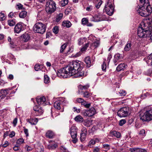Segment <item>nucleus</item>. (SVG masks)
Listing matches in <instances>:
<instances>
[{"label":"nucleus","instance_id":"17","mask_svg":"<svg viewBox=\"0 0 152 152\" xmlns=\"http://www.w3.org/2000/svg\"><path fill=\"white\" fill-rule=\"evenodd\" d=\"M85 62L86 64V66L87 68L90 67L91 65V58L90 56H88L85 58Z\"/></svg>","mask_w":152,"mask_h":152},{"label":"nucleus","instance_id":"32","mask_svg":"<svg viewBox=\"0 0 152 152\" xmlns=\"http://www.w3.org/2000/svg\"><path fill=\"white\" fill-rule=\"evenodd\" d=\"M63 16V14L62 13H60L56 17V21L57 22H58L61 19Z\"/></svg>","mask_w":152,"mask_h":152},{"label":"nucleus","instance_id":"41","mask_svg":"<svg viewBox=\"0 0 152 152\" xmlns=\"http://www.w3.org/2000/svg\"><path fill=\"white\" fill-rule=\"evenodd\" d=\"M106 68V63H105V61H104L103 62V64L102 65V70L104 71L105 72Z\"/></svg>","mask_w":152,"mask_h":152},{"label":"nucleus","instance_id":"58","mask_svg":"<svg viewBox=\"0 0 152 152\" xmlns=\"http://www.w3.org/2000/svg\"><path fill=\"white\" fill-rule=\"evenodd\" d=\"M8 16L9 17L11 18H13L14 17H15L14 13L12 12H11L9 13L8 15Z\"/></svg>","mask_w":152,"mask_h":152},{"label":"nucleus","instance_id":"45","mask_svg":"<svg viewBox=\"0 0 152 152\" xmlns=\"http://www.w3.org/2000/svg\"><path fill=\"white\" fill-rule=\"evenodd\" d=\"M96 141L94 140H92L89 142L88 146L91 147L92 145H94Z\"/></svg>","mask_w":152,"mask_h":152},{"label":"nucleus","instance_id":"37","mask_svg":"<svg viewBox=\"0 0 152 152\" xmlns=\"http://www.w3.org/2000/svg\"><path fill=\"white\" fill-rule=\"evenodd\" d=\"M96 1L97 3L96 4L95 7L97 8L98 9L102 4V0H96Z\"/></svg>","mask_w":152,"mask_h":152},{"label":"nucleus","instance_id":"22","mask_svg":"<svg viewBox=\"0 0 152 152\" xmlns=\"http://www.w3.org/2000/svg\"><path fill=\"white\" fill-rule=\"evenodd\" d=\"M61 102L59 101H56L55 102L54 104L55 108L58 110H60L61 108Z\"/></svg>","mask_w":152,"mask_h":152},{"label":"nucleus","instance_id":"36","mask_svg":"<svg viewBox=\"0 0 152 152\" xmlns=\"http://www.w3.org/2000/svg\"><path fill=\"white\" fill-rule=\"evenodd\" d=\"M44 82L45 83H49L50 81L49 78L47 75H45L44 76Z\"/></svg>","mask_w":152,"mask_h":152},{"label":"nucleus","instance_id":"4","mask_svg":"<svg viewBox=\"0 0 152 152\" xmlns=\"http://www.w3.org/2000/svg\"><path fill=\"white\" fill-rule=\"evenodd\" d=\"M45 10L48 13L51 14L54 12L56 8V4L53 0H50L46 3Z\"/></svg>","mask_w":152,"mask_h":152},{"label":"nucleus","instance_id":"57","mask_svg":"<svg viewBox=\"0 0 152 152\" xmlns=\"http://www.w3.org/2000/svg\"><path fill=\"white\" fill-rule=\"evenodd\" d=\"M97 129V127L95 126H94L91 129V130L90 132H94L95 131H96Z\"/></svg>","mask_w":152,"mask_h":152},{"label":"nucleus","instance_id":"63","mask_svg":"<svg viewBox=\"0 0 152 152\" xmlns=\"http://www.w3.org/2000/svg\"><path fill=\"white\" fill-rule=\"evenodd\" d=\"M15 132L14 131H12L10 134L9 135V136L10 137L12 138L15 136Z\"/></svg>","mask_w":152,"mask_h":152},{"label":"nucleus","instance_id":"64","mask_svg":"<svg viewBox=\"0 0 152 152\" xmlns=\"http://www.w3.org/2000/svg\"><path fill=\"white\" fill-rule=\"evenodd\" d=\"M139 152H147V151L145 149L139 148Z\"/></svg>","mask_w":152,"mask_h":152},{"label":"nucleus","instance_id":"59","mask_svg":"<svg viewBox=\"0 0 152 152\" xmlns=\"http://www.w3.org/2000/svg\"><path fill=\"white\" fill-rule=\"evenodd\" d=\"M43 110L41 107H40L37 111V112L39 113V115L42 114L43 113Z\"/></svg>","mask_w":152,"mask_h":152},{"label":"nucleus","instance_id":"55","mask_svg":"<svg viewBox=\"0 0 152 152\" xmlns=\"http://www.w3.org/2000/svg\"><path fill=\"white\" fill-rule=\"evenodd\" d=\"M40 68V65L38 64H36L35 65L34 69L36 71H38Z\"/></svg>","mask_w":152,"mask_h":152},{"label":"nucleus","instance_id":"5","mask_svg":"<svg viewBox=\"0 0 152 152\" xmlns=\"http://www.w3.org/2000/svg\"><path fill=\"white\" fill-rule=\"evenodd\" d=\"M46 28V26L45 24L38 22L35 24L34 30L36 32L43 34L45 32Z\"/></svg>","mask_w":152,"mask_h":152},{"label":"nucleus","instance_id":"47","mask_svg":"<svg viewBox=\"0 0 152 152\" xmlns=\"http://www.w3.org/2000/svg\"><path fill=\"white\" fill-rule=\"evenodd\" d=\"M126 123V121L125 119H122L119 121V125L120 126H122Z\"/></svg>","mask_w":152,"mask_h":152},{"label":"nucleus","instance_id":"39","mask_svg":"<svg viewBox=\"0 0 152 152\" xmlns=\"http://www.w3.org/2000/svg\"><path fill=\"white\" fill-rule=\"evenodd\" d=\"M103 148L105 149H106L107 151L110 150V145L106 144H104L103 145Z\"/></svg>","mask_w":152,"mask_h":152},{"label":"nucleus","instance_id":"13","mask_svg":"<svg viewBox=\"0 0 152 152\" xmlns=\"http://www.w3.org/2000/svg\"><path fill=\"white\" fill-rule=\"evenodd\" d=\"M45 98L44 96H38L37 98V103L39 105H45L46 104L45 102Z\"/></svg>","mask_w":152,"mask_h":152},{"label":"nucleus","instance_id":"43","mask_svg":"<svg viewBox=\"0 0 152 152\" xmlns=\"http://www.w3.org/2000/svg\"><path fill=\"white\" fill-rule=\"evenodd\" d=\"M129 151L131 152H139L138 148H131L129 149Z\"/></svg>","mask_w":152,"mask_h":152},{"label":"nucleus","instance_id":"15","mask_svg":"<svg viewBox=\"0 0 152 152\" xmlns=\"http://www.w3.org/2000/svg\"><path fill=\"white\" fill-rule=\"evenodd\" d=\"M22 40L25 42H26L30 39V36L28 33H25L20 36Z\"/></svg>","mask_w":152,"mask_h":152},{"label":"nucleus","instance_id":"50","mask_svg":"<svg viewBox=\"0 0 152 152\" xmlns=\"http://www.w3.org/2000/svg\"><path fill=\"white\" fill-rule=\"evenodd\" d=\"M82 22L83 24L86 25L88 22V20L86 18H83L82 20Z\"/></svg>","mask_w":152,"mask_h":152},{"label":"nucleus","instance_id":"26","mask_svg":"<svg viewBox=\"0 0 152 152\" xmlns=\"http://www.w3.org/2000/svg\"><path fill=\"white\" fill-rule=\"evenodd\" d=\"M62 25L64 27L69 28L71 26L72 24L69 21H64L62 23Z\"/></svg>","mask_w":152,"mask_h":152},{"label":"nucleus","instance_id":"1","mask_svg":"<svg viewBox=\"0 0 152 152\" xmlns=\"http://www.w3.org/2000/svg\"><path fill=\"white\" fill-rule=\"evenodd\" d=\"M75 63L72 64V62L68 64L66 66L58 70L57 75L58 76L64 78H66L71 76L70 75L72 74V72H74L75 69H74V66L76 67L77 65Z\"/></svg>","mask_w":152,"mask_h":152},{"label":"nucleus","instance_id":"56","mask_svg":"<svg viewBox=\"0 0 152 152\" xmlns=\"http://www.w3.org/2000/svg\"><path fill=\"white\" fill-rule=\"evenodd\" d=\"M89 87V86L88 85H87L84 86H81L80 87V89L83 90V89H87Z\"/></svg>","mask_w":152,"mask_h":152},{"label":"nucleus","instance_id":"9","mask_svg":"<svg viewBox=\"0 0 152 152\" xmlns=\"http://www.w3.org/2000/svg\"><path fill=\"white\" fill-rule=\"evenodd\" d=\"M105 10L107 15L110 16L112 15L114 11V8L112 4L106 5L105 7Z\"/></svg>","mask_w":152,"mask_h":152},{"label":"nucleus","instance_id":"35","mask_svg":"<svg viewBox=\"0 0 152 152\" xmlns=\"http://www.w3.org/2000/svg\"><path fill=\"white\" fill-rule=\"evenodd\" d=\"M68 3V0H63L60 1V4L62 7L65 6Z\"/></svg>","mask_w":152,"mask_h":152},{"label":"nucleus","instance_id":"25","mask_svg":"<svg viewBox=\"0 0 152 152\" xmlns=\"http://www.w3.org/2000/svg\"><path fill=\"white\" fill-rule=\"evenodd\" d=\"M110 133L112 136L113 135L117 138H119L121 137V133L119 132L116 131H113L111 132Z\"/></svg>","mask_w":152,"mask_h":152},{"label":"nucleus","instance_id":"53","mask_svg":"<svg viewBox=\"0 0 152 152\" xmlns=\"http://www.w3.org/2000/svg\"><path fill=\"white\" fill-rule=\"evenodd\" d=\"M10 46L12 48H15L16 45L12 41L10 42Z\"/></svg>","mask_w":152,"mask_h":152},{"label":"nucleus","instance_id":"27","mask_svg":"<svg viewBox=\"0 0 152 152\" xmlns=\"http://www.w3.org/2000/svg\"><path fill=\"white\" fill-rule=\"evenodd\" d=\"M27 12L26 11H23L20 12L19 15V17L21 18H24L26 17Z\"/></svg>","mask_w":152,"mask_h":152},{"label":"nucleus","instance_id":"11","mask_svg":"<svg viewBox=\"0 0 152 152\" xmlns=\"http://www.w3.org/2000/svg\"><path fill=\"white\" fill-rule=\"evenodd\" d=\"M145 11L143 12V13H141V14L143 17H146L148 16L152 12V8L151 6L149 5V4L148 3V4L146 6Z\"/></svg>","mask_w":152,"mask_h":152},{"label":"nucleus","instance_id":"14","mask_svg":"<svg viewBox=\"0 0 152 152\" xmlns=\"http://www.w3.org/2000/svg\"><path fill=\"white\" fill-rule=\"evenodd\" d=\"M8 89H1L0 90V97L1 98H4L6 95L9 94Z\"/></svg>","mask_w":152,"mask_h":152},{"label":"nucleus","instance_id":"16","mask_svg":"<svg viewBox=\"0 0 152 152\" xmlns=\"http://www.w3.org/2000/svg\"><path fill=\"white\" fill-rule=\"evenodd\" d=\"M146 4H145V5H144V4H143L142 5H141L139 6V9L137 10V12L141 16H142L141 13H143V12L145 11L146 9L145 8V7L146 6Z\"/></svg>","mask_w":152,"mask_h":152},{"label":"nucleus","instance_id":"28","mask_svg":"<svg viewBox=\"0 0 152 152\" xmlns=\"http://www.w3.org/2000/svg\"><path fill=\"white\" fill-rule=\"evenodd\" d=\"M75 120L77 122H82L83 121V118L80 115H77L76 116L75 118Z\"/></svg>","mask_w":152,"mask_h":152},{"label":"nucleus","instance_id":"38","mask_svg":"<svg viewBox=\"0 0 152 152\" xmlns=\"http://www.w3.org/2000/svg\"><path fill=\"white\" fill-rule=\"evenodd\" d=\"M53 32L55 34H57L58 32V28L57 26H55L53 29Z\"/></svg>","mask_w":152,"mask_h":152},{"label":"nucleus","instance_id":"44","mask_svg":"<svg viewBox=\"0 0 152 152\" xmlns=\"http://www.w3.org/2000/svg\"><path fill=\"white\" fill-rule=\"evenodd\" d=\"M119 93L120 95V96H125L126 93V91L124 90H121L119 92Z\"/></svg>","mask_w":152,"mask_h":152},{"label":"nucleus","instance_id":"34","mask_svg":"<svg viewBox=\"0 0 152 152\" xmlns=\"http://www.w3.org/2000/svg\"><path fill=\"white\" fill-rule=\"evenodd\" d=\"M67 45V44L66 43H65L61 46L60 51L61 53H62L63 52L64 50L66 48Z\"/></svg>","mask_w":152,"mask_h":152},{"label":"nucleus","instance_id":"30","mask_svg":"<svg viewBox=\"0 0 152 152\" xmlns=\"http://www.w3.org/2000/svg\"><path fill=\"white\" fill-rule=\"evenodd\" d=\"M87 102L84 100V101L82 102L81 104L82 105H83L86 108H88L90 107L91 105V103H87Z\"/></svg>","mask_w":152,"mask_h":152},{"label":"nucleus","instance_id":"48","mask_svg":"<svg viewBox=\"0 0 152 152\" xmlns=\"http://www.w3.org/2000/svg\"><path fill=\"white\" fill-rule=\"evenodd\" d=\"M76 101L78 103H81L84 101V99L81 98H78L76 99Z\"/></svg>","mask_w":152,"mask_h":152},{"label":"nucleus","instance_id":"24","mask_svg":"<svg viewBox=\"0 0 152 152\" xmlns=\"http://www.w3.org/2000/svg\"><path fill=\"white\" fill-rule=\"evenodd\" d=\"M125 68V65L124 64H119L116 68V70L119 72L124 70Z\"/></svg>","mask_w":152,"mask_h":152},{"label":"nucleus","instance_id":"62","mask_svg":"<svg viewBox=\"0 0 152 152\" xmlns=\"http://www.w3.org/2000/svg\"><path fill=\"white\" fill-rule=\"evenodd\" d=\"M71 10H71L69 8L67 7L65 11V13L68 14L69 12H71Z\"/></svg>","mask_w":152,"mask_h":152},{"label":"nucleus","instance_id":"54","mask_svg":"<svg viewBox=\"0 0 152 152\" xmlns=\"http://www.w3.org/2000/svg\"><path fill=\"white\" fill-rule=\"evenodd\" d=\"M99 45V43L98 42H94L91 44V46H94L95 48L97 47Z\"/></svg>","mask_w":152,"mask_h":152},{"label":"nucleus","instance_id":"51","mask_svg":"<svg viewBox=\"0 0 152 152\" xmlns=\"http://www.w3.org/2000/svg\"><path fill=\"white\" fill-rule=\"evenodd\" d=\"M115 59L117 60L120 59L121 58V55L119 53H117L115 55Z\"/></svg>","mask_w":152,"mask_h":152},{"label":"nucleus","instance_id":"23","mask_svg":"<svg viewBox=\"0 0 152 152\" xmlns=\"http://www.w3.org/2000/svg\"><path fill=\"white\" fill-rule=\"evenodd\" d=\"M132 46L131 43L130 42L128 41L124 48V50L126 51H129L131 49Z\"/></svg>","mask_w":152,"mask_h":152},{"label":"nucleus","instance_id":"61","mask_svg":"<svg viewBox=\"0 0 152 152\" xmlns=\"http://www.w3.org/2000/svg\"><path fill=\"white\" fill-rule=\"evenodd\" d=\"M9 145V143L7 141H5L4 143L2 145V147L4 148L6 147Z\"/></svg>","mask_w":152,"mask_h":152},{"label":"nucleus","instance_id":"19","mask_svg":"<svg viewBox=\"0 0 152 152\" xmlns=\"http://www.w3.org/2000/svg\"><path fill=\"white\" fill-rule=\"evenodd\" d=\"M38 121V120L36 118H30L28 120V122L32 125H35L36 124Z\"/></svg>","mask_w":152,"mask_h":152},{"label":"nucleus","instance_id":"40","mask_svg":"<svg viewBox=\"0 0 152 152\" xmlns=\"http://www.w3.org/2000/svg\"><path fill=\"white\" fill-rule=\"evenodd\" d=\"M6 18L4 14L2 12H0V20L1 21L4 20Z\"/></svg>","mask_w":152,"mask_h":152},{"label":"nucleus","instance_id":"6","mask_svg":"<svg viewBox=\"0 0 152 152\" xmlns=\"http://www.w3.org/2000/svg\"><path fill=\"white\" fill-rule=\"evenodd\" d=\"M131 109L129 107H122L117 113V115L120 117H127L130 113Z\"/></svg>","mask_w":152,"mask_h":152},{"label":"nucleus","instance_id":"31","mask_svg":"<svg viewBox=\"0 0 152 152\" xmlns=\"http://www.w3.org/2000/svg\"><path fill=\"white\" fill-rule=\"evenodd\" d=\"M83 95V97L84 98H88L90 96V93L87 91L85 92L82 91L81 92Z\"/></svg>","mask_w":152,"mask_h":152},{"label":"nucleus","instance_id":"7","mask_svg":"<svg viewBox=\"0 0 152 152\" xmlns=\"http://www.w3.org/2000/svg\"><path fill=\"white\" fill-rule=\"evenodd\" d=\"M70 131L71 136L73 139L72 141L74 143H75L77 140L76 138L77 134V129L76 127L74 126H72L70 129Z\"/></svg>","mask_w":152,"mask_h":152},{"label":"nucleus","instance_id":"52","mask_svg":"<svg viewBox=\"0 0 152 152\" xmlns=\"http://www.w3.org/2000/svg\"><path fill=\"white\" fill-rule=\"evenodd\" d=\"M86 50V48H85L84 47H83L81 49V52H80L79 53H78L77 54V56H78L79 55H80L81 54L82 52H83V51H85Z\"/></svg>","mask_w":152,"mask_h":152},{"label":"nucleus","instance_id":"60","mask_svg":"<svg viewBox=\"0 0 152 152\" xmlns=\"http://www.w3.org/2000/svg\"><path fill=\"white\" fill-rule=\"evenodd\" d=\"M100 151V148L98 147H96L94 148L93 152H99Z\"/></svg>","mask_w":152,"mask_h":152},{"label":"nucleus","instance_id":"20","mask_svg":"<svg viewBox=\"0 0 152 152\" xmlns=\"http://www.w3.org/2000/svg\"><path fill=\"white\" fill-rule=\"evenodd\" d=\"M86 130H84L81 131L80 134V139L81 141H83L85 139L86 135Z\"/></svg>","mask_w":152,"mask_h":152},{"label":"nucleus","instance_id":"29","mask_svg":"<svg viewBox=\"0 0 152 152\" xmlns=\"http://www.w3.org/2000/svg\"><path fill=\"white\" fill-rule=\"evenodd\" d=\"M7 22L8 25L10 26H14L16 23L15 20H8Z\"/></svg>","mask_w":152,"mask_h":152},{"label":"nucleus","instance_id":"42","mask_svg":"<svg viewBox=\"0 0 152 152\" xmlns=\"http://www.w3.org/2000/svg\"><path fill=\"white\" fill-rule=\"evenodd\" d=\"M147 113L148 114L149 117L151 118L152 120V109H150V110H147Z\"/></svg>","mask_w":152,"mask_h":152},{"label":"nucleus","instance_id":"3","mask_svg":"<svg viewBox=\"0 0 152 152\" xmlns=\"http://www.w3.org/2000/svg\"><path fill=\"white\" fill-rule=\"evenodd\" d=\"M141 25L144 26L143 27H139L138 28L137 32L138 36L140 37H149L150 39L152 41V31H151L149 29H147L148 28V27L145 28V25L144 23H142Z\"/></svg>","mask_w":152,"mask_h":152},{"label":"nucleus","instance_id":"33","mask_svg":"<svg viewBox=\"0 0 152 152\" xmlns=\"http://www.w3.org/2000/svg\"><path fill=\"white\" fill-rule=\"evenodd\" d=\"M139 134L142 137H144L146 135L145 130L144 129H142L140 131Z\"/></svg>","mask_w":152,"mask_h":152},{"label":"nucleus","instance_id":"21","mask_svg":"<svg viewBox=\"0 0 152 152\" xmlns=\"http://www.w3.org/2000/svg\"><path fill=\"white\" fill-rule=\"evenodd\" d=\"M57 146V144L53 142L52 143H50L48 145V148L49 149L52 150L56 148Z\"/></svg>","mask_w":152,"mask_h":152},{"label":"nucleus","instance_id":"49","mask_svg":"<svg viewBox=\"0 0 152 152\" xmlns=\"http://www.w3.org/2000/svg\"><path fill=\"white\" fill-rule=\"evenodd\" d=\"M141 4H142L143 3V4H144V5H145V4L147 5L148 4V0H139Z\"/></svg>","mask_w":152,"mask_h":152},{"label":"nucleus","instance_id":"18","mask_svg":"<svg viewBox=\"0 0 152 152\" xmlns=\"http://www.w3.org/2000/svg\"><path fill=\"white\" fill-rule=\"evenodd\" d=\"M46 137L50 139L53 138L54 136V133L51 130L47 131L46 133Z\"/></svg>","mask_w":152,"mask_h":152},{"label":"nucleus","instance_id":"10","mask_svg":"<svg viewBox=\"0 0 152 152\" xmlns=\"http://www.w3.org/2000/svg\"><path fill=\"white\" fill-rule=\"evenodd\" d=\"M23 24L21 22H19L16 24L14 28V32L15 33H19L24 30Z\"/></svg>","mask_w":152,"mask_h":152},{"label":"nucleus","instance_id":"2","mask_svg":"<svg viewBox=\"0 0 152 152\" xmlns=\"http://www.w3.org/2000/svg\"><path fill=\"white\" fill-rule=\"evenodd\" d=\"M75 63V65L77 66L76 67L74 66V69H75L74 72H72V74L70 75L72 76L76 74V77H80L83 76H86L87 74L86 73H85L84 70H83V68L84 67L83 63L80 61H73L72 62V64Z\"/></svg>","mask_w":152,"mask_h":152},{"label":"nucleus","instance_id":"46","mask_svg":"<svg viewBox=\"0 0 152 152\" xmlns=\"http://www.w3.org/2000/svg\"><path fill=\"white\" fill-rule=\"evenodd\" d=\"M24 140L22 138H20L16 142V143L19 145L21 144L24 142Z\"/></svg>","mask_w":152,"mask_h":152},{"label":"nucleus","instance_id":"8","mask_svg":"<svg viewBox=\"0 0 152 152\" xmlns=\"http://www.w3.org/2000/svg\"><path fill=\"white\" fill-rule=\"evenodd\" d=\"M95 113V109L94 107H91L89 110H84L83 112V114L84 115L88 117L93 116Z\"/></svg>","mask_w":152,"mask_h":152},{"label":"nucleus","instance_id":"12","mask_svg":"<svg viewBox=\"0 0 152 152\" xmlns=\"http://www.w3.org/2000/svg\"><path fill=\"white\" fill-rule=\"evenodd\" d=\"M148 114L146 111L144 113L140 114V119L143 121H149L151 120V118Z\"/></svg>","mask_w":152,"mask_h":152}]
</instances>
